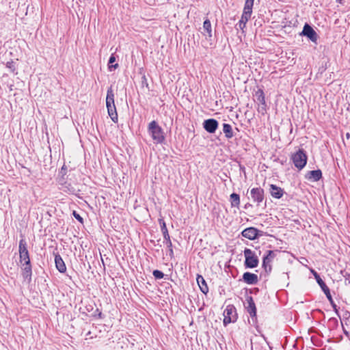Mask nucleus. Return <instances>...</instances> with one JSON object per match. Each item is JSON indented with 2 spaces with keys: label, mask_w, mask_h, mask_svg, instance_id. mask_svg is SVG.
I'll return each mask as SVG.
<instances>
[{
  "label": "nucleus",
  "mask_w": 350,
  "mask_h": 350,
  "mask_svg": "<svg viewBox=\"0 0 350 350\" xmlns=\"http://www.w3.org/2000/svg\"><path fill=\"white\" fill-rule=\"evenodd\" d=\"M203 29L204 30V35L206 38H211L212 37L211 23L208 19H206L203 23Z\"/></svg>",
  "instance_id": "obj_21"
},
{
  "label": "nucleus",
  "mask_w": 350,
  "mask_h": 350,
  "mask_svg": "<svg viewBox=\"0 0 350 350\" xmlns=\"http://www.w3.org/2000/svg\"><path fill=\"white\" fill-rule=\"evenodd\" d=\"M159 223L161 226V232H162L163 238H164L163 243L165 244L166 247L168 248L169 256L171 258H172V257H174L172 243L171 241L170 237L168 233L166 224L162 218L159 219Z\"/></svg>",
  "instance_id": "obj_5"
},
{
  "label": "nucleus",
  "mask_w": 350,
  "mask_h": 350,
  "mask_svg": "<svg viewBox=\"0 0 350 350\" xmlns=\"http://www.w3.org/2000/svg\"><path fill=\"white\" fill-rule=\"evenodd\" d=\"M245 308L247 312L250 314L253 323H255L256 321V308L252 296H249L246 298Z\"/></svg>",
  "instance_id": "obj_10"
},
{
  "label": "nucleus",
  "mask_w": 350,
  "mask_h": 350,
  "mask_svg": "<svg viewBox=\"0 0 350 350\" xmlns=\"http://www.w3.org/2000/svg\"><path fill=\"white\" fill-rule=\"evenodd\" d=\"M148 133L155 144H163L165 139L163 129L155 120L148 124Z\"/></svg>",
  "instance_id": "obj_1"
},
{
  "label": "nucleus",
  "mask_w": 350,
  "mask_h": 350,
  "mask_svg": "<svg viewBox=\"0 0 350 350\" xmlns=\"http://www.w3.org/2000/svg\"><path fill=\"white\" fill-rule=\"evenodd\" d=\"M152 275L156 279H162L164 277V273L157 269L153 271Z\"/></svg>",
  "instance_id": "obj_29"
},
{
  "label": "nucleus",
  "mask_w": 350,
  "mask_h": 350,
  "mask_svg": "<svg viewBox=\"0 0 350 350\" xmlns=\"http://www.w3.org/2000/svg\"><path fill=\"white\" fill-rule=\"evenodd\" d=\"M275 252L274 251L267 250L266 252V255L264 256V257H263L264 262L266 260L271 262L273 260V258H275Z\"/></svg>",
  "instance_id": "obj_27"
},
{
  "label": "nucleus",
  "mask_w": 350,
  "mask_h": 350,
  "mask_svg": "<svg viewBox=\"0 0 350 350\" xmlns=\"http://www.w3.org/2000/svg\"><path fill=\"white\" fill-rule=\"evenodd\" d=\"M265 107L266 106H264V105H262L260 107L258 108V111L259 112H261L262 114H264V113L265 112L266 109H265Z\"/></svg>",
  "instance_id": "obj_32"
},
{
  "label": "nucleus",
  "mask_w": 350,
  "mask_h": 350,
  "mask_svg": "<svg viewBox=\"0 0 350 350\" xmlns=\"http://www.w3.org/2000/svg\"><path fill=\"white\" fill-rule=\"evenodd\" d=\"M22 270H23V277L25 279H29V280H31V274H32V270H31V262H28V264L27 262H23L22 264Z\"/></svg>",
  "instance_id": "obj_17"
},
{
  "label": "nucleus",
  "mask_w": 350,
  "mask_h": 350,
  "mask_svg": "<svg viewBox=\"0 0 350 350\" xmlns=\"http://www.w3.org/2000/svg\"><path fill=\"white\" fill-rule=\"evenodd\" d=\"M301 35L306 36L312 42L317 43L318 39V35L317 32L312 29V27L308 24H305Z\"/></svg>",
  "instance_id": "obj_11"
},
{
  "label": "nucleus",
  "mask_w": 350,
  "mask_h": 350,
  "mask_svg": "<svg viewBox=\"0 0 350 350\" xmlns=\"http://www.w3.org/2000/svg\"><path fill=\"white\" fill-rule=\"evenodd\" d=\"M224 325L226 326L229 323H234L237 319V313L233 305H228L224 311Z\"/></svg>",
  "instance_id": "obj_7"
},
{
  "label": "nucleus",
  "mask_w": 350,
  "mask_h": 350,
  "mask_svg": "<svg viewBox=\"0 0 350 350\" xmlns=\"http://www.w3.org/2000/svg\"><path fill=\"white\" fill-rule=\"evenodd\" d=\"M252 14H247L245 15V12H243V14L241 15V18L239 23L237 24V26L239 27V28L241 30H243V29L246 26L247 22L249 21V19L251 18Z\"/></svg>",
  "instance_id": "obj_20"
},
{
  "label": "nucleus",
  "mask_w": 350,
  "mask_h": 350,
  "mask_svg": "<svg viewBox=\"0 0 350 350\" xmlns=\"http://www.w3.org/2000/svg\"><path fill=\"white\" fill-rule=\"evenodd\" d=\"M7 67L9 68L12 71H14L15 66L13 62H8L6 64Z\"/></svg>",
  "instance_id": "obj_31"
},
{
  "label": "nucleus",
  "mask_w": 350,
  "mask_h": 350,
  "mask_svg": "<svg viewBox=\"0 0 350 350\" xmlns=\"http://www.w3.org/2000/svg\"><path fill=\"white\" fill-rule=\"evenodd\" d=\"M219 122L213 118L207 119L203 122V128L209 133H214L218 128Z\"/></svg>",
  "instance_id": "obj_13"
},
{
  "label": "nucleus",
  "mask_w": 350,
  "mask_h": 350,
  "mask_svg": "<svg viewBox=\"0 0 350 350\" xmlns=\"http://www.w3.org/2000/svg\"><path fill=\"white\" fill-rule=\"evenodd\" d=\"M250 196L253 202L259 205L264 200V190L260 187L252 188L250 191Z\"/></svg>",
  "instance_id": "obj_12"
},
{
  "label": "nucleus",
  "mask_w": 350,
  "mask_h": 350,
  "mask_svg": "<svg viewBox=\"0 0 350 350\" xmlns=\"http://www.w3.org/2000/svg\"><path fill=\"white\" fill-rule=\"evenodd\" d=\"M270 193L273 198L280 199L283 196L284 191L281 187L271 184L270 185Z\"/></svg>",
  "instance_id": "obj_15"
},
{
  "label": "nucleus",
  "mask_w": 350,
  "mask_h": 350,
  "mask_svg": "<svg viewBox=\"0 0 350 350\" xmlns=\"http://www.w3.org/2000/svg\"><path fill=\"white\" fill-rule=\"evenodd\" d=\"M243 280L247 284H256L258 282V275L250 272H245L243 275Z\"/></svg>",
  "instance_id": "obj_14"
},
{
  "label": "nucleus",
  "mask_w": 350,
  "mask_h": 350,
  "mask_svg": "<svg viewBox=\"0 0 350 350\" xmlns=\"http://www.w3.org/2000/svg\"><path fill=\"white\" fill-rule=\"evenodd\" d=\"M348 281V284H350V278H346L345 282H347Z\"/></svg>",
  "instance_id": "obj_33"
},
{
  "label": "nucleus",
  "mask_w": 350,
  "mask_h": 350,
  "mask_svg": "<svg viewBox=\"0 0 350 350\" xmlns=\"http://www.w3.org/2000/svg\"><path fill=\"white\" fill-rule=\"evenodd\" d=\"M350 137L349 133H347V137L349 138Z\"/></svg>",
  "instance_id": "obj_34"
},
{
  "label": "nucleus",
  "mask_w": 350,
  "mask_h": 350,
  "mask_svg": "<svg viewBox=\"0 0 350 350\" xmlns=\"http://www.w3.org/2000/svg\"><path fill=\"white\" fill-rule=\"evenodd\" d=\"M271 262H269L268 260H266L264 263V258H262V267L264 268L265 271L267 272V273H270L271 271Z\"/></svg>",
  "instance_id": "obj_28"
},
{
  "label": "nucleus",
  "mask_w": 350,
  "mask_h": 350,
  "mask_svg": "<svg viewBox=\"0 0 350 350\" xmlns=\"http://www.w3.org/2000/svg\"><path fill=\"white\" fill-rule=\"evenodd\" d=\"M55 266L60 273H64L66 271V265L59 254H56L55 256Z\"/></svg>",
  "instance_id": "obj_18"
},
{
  "label": "nucleus",
  "mask_w": 350,
  "mask_h": 350,
  "mask_svg": "<svg viewBox=\"0 0 350 350\" xmlns=\"http://www.w3.org/2000/svg\"><path fill=\"white\" fill-rule=\"evenodd\" d=\"M72 215L77 220H78L80 223L83 224V219L79 213L74 211Z\"/></svg>",
  "instance_id": "obj_30"
},
{
  "label": "nucleus",
  "mask_w": 350,
  "mask_h": 350,
  "mask_svg": "<svg viewBox=\"0 0 350 350\" xmlns=\"http://www.w3.org/2000/svg\"><path fill=\"white\" fill-rule=\"evenodd\" d=\"M230 200L232 206L237 207L240 204V197L239 195L235 193H233L230 195Z\"/></svg>",
  "instance_id": "obj_24"
},
{
  "label": "nucleus",
  "mask_w": 350,
  "mask_h": 350,
  "mask_svg": "<svg viewBox=\"0 0 350 350\" xmlns=\"http://www.w3.org/2000/svg\"><path fill=\"white\" fill-rule=\"evenodd\" d=\"M196 280L201 291L206 294L208 292V288L204 278L200 275H198Z\"/></svg>",
  "instance_id": "obj_19"
},
{
  "label": "nucleus",
  "mask_w": 350,
  "mask_h": 350,
  "mask_svg": "<svg viewBox=\"0 0 350 350\" xmlns=\"http://www.w3.org/2000/svg\"><path fill=\"white\" fill-rule=\"evenodd\" d=\"M263 232L254 227H249L241 232V235L250 240H254L259 237L262 236Z\"/></svg>",
  "instance_id": "obj_9"
},
{
  "label": "nucleus",
  "mask_w": 350,
  "mask_h": 350,
  "mask_svg": "<svg viewBox=\"0 0 350 350\" xmlns=\"http://www.w3.org/2000/svg\"><path fill=\"white\" fill-rule=\"evenodd\" d=\"M245 262L244 266L245 268L253 269L258 265L259 260L255 252L249 248L244 250Z\"/></svg>",
  "instance_id": "obj_4"
},
{
  "label": "nucleus",
  "mask_w": 350,
  "mask_h": 350,
  "mask_svg": "<svg viewBox=\"0 0 350 350\" xmlns=\"http://www.w3.org/2000/svg\"><path fill=\"white\" fill-rule=\"evenodd\" d=\"M314 278H315V279L317 280V282L321 286V288L322 291H323V293L325 294V295H326L327 299L329 300L330 304L332 305L334 310L336 312V313L337 314H338V309H337V306L334 303V300L332 299V297L330 291H329V288L327 287V286L325 284L324 281L321 279L320 275L317 272H314Z\"/></svg>",
  "instance_id": "obj_6"
},
{
  "label": "nucleus",
  "mask_w": 350,
  "mask_h": 350,
  "mask_svg": "<svg viewBox=\"0 0 350 350\" xmlns=\"http://www.w3.org/2000/svg\"><path fill=\"white\" fill-rule=\"evenodd\" d=\"M116 62V57L114 54H111L109 59L108 65H109V69L110 71H111L113 69H116L118 67V64H113Z\"/></svg>",
  "instance_id": "obj_26"
},
{
  "label": "nucleus",
  "mask_w": 350,
  "mask_h": 350,
  "mask_svg": "<svg viewBox=\"0 0 350 350\" xmlns=\"http://www.w3.org/2000/svg\"><path fill=\"white\" fill-rule=\"evenodd\" d=\"M106 106L107 111L111 120L116 123L118 122V113L116 111V107L114 103V93L111 88L107 90L106 96Z\"/></svg>",
  "instance_id": "obj_2"
},
{
  "label": "nucleus",
  "mask_w": 350,
  "mask_h": 350,
  "mask_svg": "<svg viewBox=\"0 0 350 350\" xmlns=\"http://www.w3.org/2000/svg\"><path fill=\"white\" fill-rule=\"evenodd\" d=\"M20 262L21 263L30 262L29 254L27 250V243L24 239H22L19 241L18 245Z\"/></svg>",
  "instance_id": "obj_8"
},
{
  "label": "nucleus",
  "mask_w": 350,
  "mask_h": 350,
  "mask_svg": "<svg viewBox=\"0 0 350 350\" xmlns=\"http://www.w3.org/2000/svg\"><path fill=\"white\" fill-rule=\"evenodd\" d=\"M256 96L257 97V100L262 105H264V106H266V103H265V94H264V92L262 90H259L256 92Z\"/></svg>",
  "instance_id": "obj_25"
},
{
  "label": "nucleus",
  "mask_w": 350,
  "mask_h": 350,
  "mask_svg": "<svg viewBox=\"0 0 350 350\" xmlns=\"http://www.w3.org/2000/svg\"><path fill=\"white\" fill-rule=\"evenodd\" d=\"M308 157L304 149H299L291 156V160L298 170H302L307 163Z\"/></svg>",
  "instance_id": "obj_3"
},
{
  "label": "nucleus",
  "mask_w": 350,
  "mask_h": 350,
  "mask_svg": "<svg viewBox=\"0 0 350 350\" xmlns=\"http://www.w3.org/2000/svg\"><path fill=\"white\" fill-rule=\"evenodd\" d=\"M306 178L314 182L318 181L322 178V172L321 170L309 171L306 176Z\"/></svg>",
  "instance_id": "obj_16"
},
{
  "label": "nucleus",
  "mask_w": 350,
  "mask_h": 350,
  "mask_svg": "<svg viewBox=\"0 0 350 350\" xmlns=\"http://www.w3.org/2000/svg\"><path fill=\"white\" fill-rule=\"evenodd\" d=\"M254 3V0H245L243 11V12H245V15H247V13L250 14H252Z\"/></svg>",
  "instance_id": "obj_23"
},
{
  "label": "nucleus",
  "mask_w": 350,
  "mask_h": 350,
  "mask_svg": "<svg viewBox=\"0 0 350 350\" xmlns=\"http://www.w3.org/2000/svg\"><path fill=\"white\" fill-rule=\"evenodd\" d=\"M223 132L227 139H231L234 136L232 128L230 124L227 123L223 124Z\"/></svg>",
  "instance_id": "obj_22"
}]
</instances>
